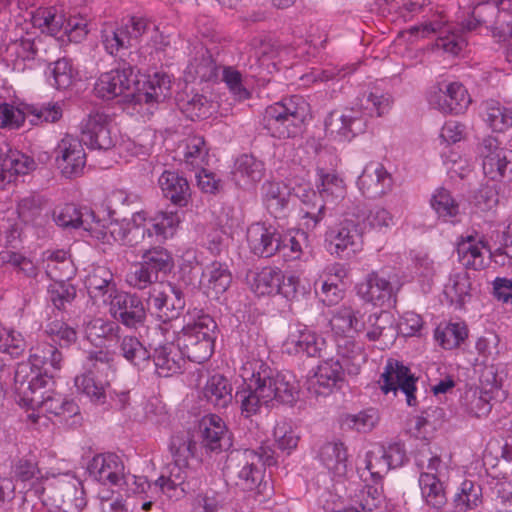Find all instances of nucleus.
Masks as SVG:
<instances>
[{"mask_svg": "<svg viewBox=\"0 0 512 512\" xmlns=\"http://www.w3.org/2000/svg\"><path fill=\"white\" fill-rule=\"evenodd\" d=\"M112 119L102 111H92L81 123L82 141L91 149L108 150L115 145Z\"/></svg>", "mask_w": 512, "mask_h": 512, "instance_id": "15", "label": "nucleus"}, {"mask_svg": "<svg viewBox=\"0 0 512 512\" xmlns=\"http://www.w3.org/2000/svg\"><path fill=\"white\" fill-rule=\"evenodd\" d=\"M209 147L203 136L190 135L184 140L183 157L186 165L202 168L207 163Z\"/></svg>", "mask_w": 512, "mask_h": 512, "instance_id": "46", "label": "nucleus"}, {"mask_svg": "<svg viewBox=\"0 0 512 512\" xmlns=\"http://www.w3.org/2000/svg\"><path fill=\"white\" fill-rule=\"evenodd\" d=\"M50 71L53 78L51 84L58 90L69 88L73 84L76 76L72 63L67 58H61L52 63Z\"/></svg>", "mask_w": 512, "mask_h": 512, "instance_id": "62", "label": "nucleus"}, {"mask_svg": "<svg viewBox=\"0 0 512 512\" xmlns=\"http://www.w3.org/2000/svg\"><path fill=\"white\" fill-rule=\"evenodd\" d=\"M337 359L350 375H357L366 362L363 347L355 341L343 338L337 345Z\"/></svg>", "mask_w": 512, "mask_h": 512, "instance_id": "39", "label": "nucleus"}, {"mask_svg": "<svg viewBox=\"0 0 512 512\" xmlns=\"http://www.w3.org/2000/svg\"><path fill=\"white\" fill-rule=\"evenodd\" d=\"M360 323L363 325V328L359 330V333L365 332V336L369 341H377L384 335L390 334L392 336L396 331L393 316L386 310L368 315L361 313Z\"/></svg>", "mask_w": 512, "mask_h": 512, "instance_id": "29", "label": "nucleus"}, {"mask_svg": "<svg viewBox=\"0 0 512 512\" xmlns=\"http://www.w3.org/2000/svg\"><path fill=\"white\" fill-rule=\"evenodd\" d=\"M247 241L251 251L260 257H271L286 245L283 235L272 226L254 223L247 230Z\"/></svg>", "mask_w": 512, "mask_h": 512, "instance_id": "19", "label": "nucleus"}, {"mask_svg": "<svg viewBox=\"0 0 512 512\" xmlns=\"http://www.w3.org/2000/svg\"><path fill=\"white\" fill-rule=\"evenodd\" d=\"M467 329L459 323H449L444 327L438 326L435 330V339L444 349L451 350L458 347L467 338Z\"/></svg>", "mask_w": 512, "mask_h": 512, "instance_id": "57", "label": "nucleus"}, {"mask_svg": "<svg viewBox=\"0 0 512 512\" xmlns=\"http://www.w3.org/2000/svg\"><path fill=\"white\" fill-rule=\"evenodd\" d=\"M46 200L36 194L28 195L19 200L17 213L19 219L25 224L43 226L47 221V214L44 213Z\"/></svg>", "mask_w": 512, "mask_h": 512, "instance_id": "38", "label": "nucleus"}, {"mask_svg": "<svg viewBox=\"0 0 512 512\" xmlns=\"http://www.w3.org/2000/svg\"><path fill=\"white\" fill-rule=\"evenodd\" d=\"M241 370L242 378L248 383L236 392L235 400L244 417L257 414L263 405L293 404L297 400L298 385L292 375L279 372L256 358L246 361Z\"/></svg>", "mask_w": 512, "mask_h": 512, "instance_id": "1", "label": "nucleus"}, {"mask_svg": "<svg viewBox=\"0 0 512 512\" xmlns=\"http://www.w3.org/2000/svg\"><path fill=\"white\" fill-rule=\"evenodd\" d=\"M357 185L365 197L374 199L392 189L393 179L381 163L371 162L358 177Z\"/></svg>", "mask_w": 512, "mask_h": 512, "instance_id": "21", "label": "nucleus"}, {"mask_svg": "<svg viewBox=\"0 0 512 512\" xmlns=\"http://www.w3.org/2000/svg\"><path fill=\"white\" fill-rule=\"evenodd\" d=\"M141 262L154 275H166L171 272L174 267V261L171 254L162 247H154L143 252Z\"/></svg>", "mask_w": 512, "mask_h": 512, "instance_id": "45", "label": "nucleus"}, {"mask_svg": "<svg viewBox=\"0 0 512 512\" xmlns=\"http://www.w3.org/2000/svg\"><path fill=\"white\" fill-rule=\"evenodd\" d=\"M117 339L119 354L127 362L139 370H144L150 365L151 354L136 336L125 335Z\"/></svg>", "mask_w": 512, "mask_h": 512, "instance_id": "33", "label": "nucleus"}, {"mask_svg": "<svg viewBox=\"0 0 512 512\" xmlns=\"http://www.w3.org/2000/svg\"><path fill=\"white\" fill-rule=\"evenodd\" d=\"M36 369L37 367L30 358L26 362L17 364L14 373V391L18 396V403L20 405H22L23 401H34L32 398H28V396L32 393L29 392V384Z\"/></svg>", "mask_w": 512, "mask_h": 512, "instance_id": "53", "label": "nucleus"}, {"mask_svg": "<svg viewBox=\"0 0 512 512\" xmlns=\"http://www.w3.org/2000/svg\"><path fill=\"white\" fill-rule=\"evenodd\" d=\"M32 23L43 33L57 36L65 27L66 16L62 7H40L33 13Z\"/></svg>", "mask_w": 512, "mask_h": 512, "instance_id": "31", "label": "nucleus"}, {"mask_svg": "<svg viewBox=\"0 0 512 512\" xmlns=\"http://www.w3.org/2000/svg\"><path fill=\"white\" fill-rule=\"evenodd\" d=\"M203 425L201 441L203 448L210 452H220L231 447L230 433L220 417L212 415L204 421Z\"/></svg>", "mask_w": 512, "mask_h": 512, "instance_id": "27", "label": "nucleus"}, {"mask_svg": "<svg viewBox=\"0 0 512 512\" xmlns=\"http://www.w3.org/2000/svg\"><path fill=\"white\" fill-rule=\"evenodd\" d=\"M483 495L480 484L472 480H464L459 491L453 498V505L457 512H467L482 504Z\"/></svg>", "mask_w": 512, "mask_h": 512, "instance_id": "43", "label": "nucleus"}, {"mask_svg": "<svg viewBox=\"0 0 512 512\" xmlns=\"http://www.w3.org/2000/svg\"><path fill=\"white\" fill-rule=\"evenodd\" d=\"M30 359L38 368L49 364L53 369L59 370L63 360L62 353L52 344L42 343L33 349Z\"/></svg>", "mask_w": 512, "mask_h": 512, "instance_id": "61", "label": "nucleus"}, {"mask_svg": "<svg viewBox=\"0 0 512 512\" xmlns=\"http://www.w3.org/2000/svg\"><path fill=\"white\" fill-rule=\"evenodd\" d=\"M74 384L77 391L86 395L94 404L101 405L106 402L105 386L102 382L96 381L91 372L76 376Z\"/></svg>", "mask_w": 512, "mask_h": 512, "instance_id": "54", "label": "nucleus"}, {"mask_svg": "<svg viewBox=\"0 0 512 512\" xmlns=\"http://www.w3.org/2000/svg\"><path fill=\"white\" fill-rule=\"evenodd\" d=\"M379 420L378 412L371 408L360 411L357 414H348L343 420V426L360 433L370 432Z\"/></svg>", "mask_w": 512, "mask_h": 512, "instance_id": "60", "label": "nucleus"}, {"mask_svg": "<svg viewBox=\"0 0 512 512\" xmlns=\"http://www.w3.org/2000/svg\"><path fill=\"white\" fill-rule=\"evenodd\" d=\"M483 171L492 180H512V150L494 137L484 138L478 148Z\"/></svg>", "mask_w": 512, "mask_h": 512, "instance_id": "9", "label": "nucleus"}, {"mask_svg": "<svg viewBox=\"0 0 512 512\" xmlns=\"http://www.w3.org/2000/svg\"><path fill=\"white\" fill-rule=\"evenodd\" d=\"M128 56L129 61L120 58L114 69L99 77L94 88L97 96L105 100H111L120 95L132 96L135 104H146L150 107L162 103L170 95L169 75L156 72L148 77L142 88L133 91L132 87L139 84V81L135 73L133 53L129 52Z\"/></svg>", "mask_w": 512, "mask_h": 512, "instance_id": "2", "label": "nucleus"}, {"mask_svg": "<svg viewBox=\"0 0 512 512\" xmlns=\"http://www.w3.org/2000/svg\"><path fill=\"white\" fill-rule=\"evenodd\" d=\"M197 443L188 433H178L171 437L169 450L173 462L178 465H187L190 458L194 457Z\"/></svg>", "mask_w": 512, "mask_h": 512, "instance_id": "51", "label": "nucleus"}, {"mask_svg": "<svg viewBox=\"0 0 512 512\" xmlns=\"http://www.w3.org/2000/svg\"><path fill=\"white\" fill-rule=\"evenodd\" d=\"M485 120L496 132H503L512 126V110L496 101H488L485 105Z\"/></svg>", "mask_w": 512, "mask_h": 512, "instance_id": "56", "label": "nucleus"}, {"mask_svg": "<svg viewBox=\"0 0 512 512\" xmlns=\"http://www.w3.org/2000/svg\"><path fill=\"white\" fill-rule=\"evenodd\" d=\"M203 276L208 278L207 289L215 297L223 294L232 282V275L228 267L220 262H213L208 266Z\"/></svg>", "mask_w": 512, "mask_h": 512, "instance_id": "47", "label": "nucleus"}, {"mask_svg": "<svg viewBox=\"0 0 512 512\" xmlns=\"http://www.w3.org/2000/svg\"><path fill=\"white\" fill-rule=\"evenodd\" d=\"M155 486L168 497H180L185 493L194 491L200 486V480L194 475L192 469L187 465H178L173 462L169 465V474L161 475Z\"/></svg>", "mask_w": 512, "mask_h": 512, "instance_id": "18", "label": "nucleus"}, {"mask_svg": "<svg viewBox=\"0 0 512 512\" xmlns=\"http://www.w3.org/2000/svg\"><path fill=\"white\" fill-rule=\"evenodd\" d=\"M483 246L475 242L472 236L458 243L457 254L459 261L468 269L480 270L484 268Z\"/></svg>", "mask_w": 512, "mask_h": 512, "instance_id": "48", "label": "nucleus"}, {"mask_svg": "<svg viewBox=\"0 0 512 512\" xmlns=\"http://www.w3.org/2000/svg\"><path fill=\"white\" fill-rule=\"evenodd\" d=\"M262 189L264 202L270 214L275 218L284 217L290 200L289 188L280 182L267 181Z\"/></svg>", "mask_w": 512, "mask_h": 512, "instance_id": "36", "label": "nucleus"}, {"mask_svg": "<svg viewBox=\"0 0 512 512\" xmlns=\"http://www.w3.org/2000/svg\"><path fill=\"white\" fill-rule=\"evenodd\" d=\"M82 483L74 477H59L43 488L50 512H80L86 506Z\"/></svg>", "mask_w": 512, "mask_h": 512, "instance_id": "7", "label": "nucleus"}, {"mask_svg": "<svg viewBox=\"0 0 512 512\" xmlns=\"http://www.w3.org/2000/svg\"><path fill=\"white\" fill-rule=\"evenodd\" d=\"M48 299L58 310H66L76 298V287L66 280H56L49 285Z\"/></svg>", "mask_w": 512, "mask_h": 512, "instance_id": "55", "label": "nucleus"}, {"mask_svg": "<svg viewBox=\"0 0 512 512\" xmlns=\"http://www.w3.org/2000/svg\"><path fill=\"white\" fill-rule=\"evenodd\" d=\"M429 104L442 113L459 114L471 102L466 88L458 82L434 86L428 95Z\"/></svg>", "mask_w": 512, "mask_h": 512, "instance_id": "16", "label": "nucleus"}, {"mask_svg": "<svg viewBox=\"0 0 512 512\" xmlns=\"http://www.w3.org/2000/svg\"><path fill=\"white\" fill-rule=\"evenodd\" d=\"M147 305L158 320L167 323L180 316L186 301L180 287L171 282H160L149 291Z\"/></svg>", "mask_w": 512, "mask_h": 512, "instance_id": "8", "label": "nucleus"}, {"mask_svg": "<svg viewBox=\"0 0 512 512\" xmlns=\"http://www.w3.org/2000/svg\"><path fill=\"white\" fill-rule=\"evenodd\" d=\"M218 67L211 54L205 48L198 50L194 58L189 62L185 76L187 81L199 80L201 82L212 81L217 78Z\"/></svg>", "mask_w": 512, "mask_h": 512, "instance_id": "32", "label": "nucleus"}, {"mask_svg": "<svg viewBox=\"0 0 512 512\" xmlns=\"http://www.w3.org/2000/svg\"><path fill=\"white\" fill-rule=\"evenodd\" d=\"M416 381L417 378L401 361L388 359L381 374L379 384L385 394L389 392L396 393L400 389L406 396L407 404L409 406H416Z\"/></svg>", "mask_w": 512, "mask_h": 512, "instance_id": "13", "label": "nucleus"}, {"mask_svg": "<svg viewBox=\"0 0 512 512\" xmlns=\"http://www.w3.org/2000/svg\"><path fill=\"white\" fill-rule=\"evenodd\" d=\"M357 293L374 306L382 307L394 301L391 283L376 272L368 274L365 281L357 286Z\"/></svg>", "mask_w": 512, "mask_h": 512, "instance_id": "25", "label": "nucleus"}, {"mask_svg": "<svg viewBox=\"0 0 512 512\" xmlns=\"http://www.w3.org/2000/svg\"><path fill=\"white\" fill-rule=\"evenodd\" d=\"M431 206L437 213L439 218L445 222L452 219L459 213V205L452 198L450 192L444 188H440L431 199Z\"/></svg>", "mask_w": 512, "mask_h": 512, "instance_id": "59", "label": "nucleus"}, {"mask_svg": "<svg viewBox=\"0 0 512 512\" xmlns=\"http://www.w3.org/2000/svg\"><path fill=\"white\" fill-rule=\"evenodd\" d=\"M363 232L361 224L346 211L345 218L326 233L330 252L346 258L354 255L362 246Z\"/></svg>", "mask_w": 512, "mask_h": 512, "instance_id": "10", "label": "nucleus"}, {"mask_svg": "<svg viewBox=\"0 0 512 512\" xmlns=\"http://www.w3.org/2000/svg\"><path fill=\"white\" fill-rule=\"evenodd\" d=\"M462 406L469 415L476 418L487 416L492 408L487 393L482 394L476 390L465 392L462 398Z\"/></svg>", "mask_w": 512, "mask_h": 512, "instance_id": "63", "label": "nucleus"}, {"mask_svg": "<svg viewBox=\"0 0 512 512\" xmlns=\"http://www.w3.org/2000/svg\"><path fill=\"white\" fill-rule=\"evenodd\" d=\"M389 108L390 100L388 96L370 93L364 100H361V108H348L341 115L336 112L330 113L325 119V128L331 133L337 132L350 140L366 131L370 117L374 115L380 117Z\"/></svg>", "mask_w": 512, "mask_h": 512, "instance_id": "4", "label": "nucleus"}, {"mask_svg": "<svg viewBox=\"0 0 512 512\" xmlns=\"http://www.w3.org/2000/svg\"><path fill=\"white\" fill-rule=\"evenodd\" d=\"M360 315V311L351 307H340L334 312L330 320L331 327L338 333H359V330L363 328L360 323Z\"/></svg>", "mask_w": 512, "mask_h": 512, "instance_id": "50", "label": "nucleus"}, {"mask_svg": "<svg viewBox=\"0 0 512 512\" xmlns=\"http://www.w3.org/2000/svg\"><path fill=\"white\" fill-rule=\"evenodd\" d=\"M365 483L363 488L356 494L357 502L362 510L372 512L383 503V490L381 484Z\"/></svg>", "mask_w": 512, "mask_h": 512, "instance_id": "64", "label": "nucleus"}, {"mask_svg": "<svg viewBox=\"0 0 512 512\" xmlns=\"http://www.w3.org/2000/svg\"><path fill=\"white\" fill-rule=\"evenodd\" d=\"M498 0H470V18L463 22V28L472 31L480 26L492 28L498 15L499 9L503 5L497 3Z\"/></svg>", "mask_w": 512, "mask_h": 512, "instance_id": "28", "label": "nucleus"}, {"mask_svg": "<svg viewBox=\"0 0 512 512\" xmlns=\"http://www.w3.org/2000/svg\"><path fill=\"white\" fill-rule=\"evenodd\" d=\"M319 458L323 465L335 476H344L347 472V450L341 442H327L321 446Z\"/></svg>", "mask_w": 512, "mask_h": 512, "instance_id": "40", "label": "nucleus"}, {"mask_svg": "<svg viewBox=\"0 0 512 512\" xmlns=\"http://www.w3.org/2000/svg\"><path fill=\"white\" fill-rule=\"evenodd\" d=\"M346 369L339 359L330 358L320 362L310 380V386L317 395H329L340 388Z\"/></svg>", "mask_w": 512, "mask_h": 512, "instance_id": "23", "label": "nucleus"}, {"mask_svg": "<svg viewBox=\"0 0 512 512\" xmlns=\"http://www.w3.org/2000/svg\"><path fill=\"white\" fill-rule=\"evenodd\" d=\"M177 105L181 112L190 120H202L213 113V103L202 94H187L177 99Z\"/></svg>", "mask_w": 512, "mask_h": 512, "instance_id": "42", "label": "nucleus"}, {"mask_svg": "<svg viewBox=\"0 0 512 512\" xmlns=\"http://www.w3.org/2000/svg\"><path fill=\"white\" fill-rule=\"evenodd\" d=\"M163 196L178 207L188 204L191 189L188 180L176 171H164L158 180Z\"/></svg>", "mask_w": 512, "mask_h": 512, "instance_id": "26", "label": "nucleus"}, {"mask_svg": "<svg viewBox=\"0 0 512 512\" xmlns=\"http://www.w3.org/2000/svg\"><path fill=\"white\" fill-rule=\"evenodd\" d=\"M281 279L282 271L275 267H264L247 274V281L252 291L260 296L275 294Z\"/></svg>", "mask_w": 512, "mask_h": 512, "instance_id": "35", "label": "nucleus"}, {"mask_svg": "<svg viewBox=\"0 0 512 512\" xmlns=\"http://www.w3.org/2000/svg\"><path fill=\"white\" fill-rule=\"evenodd\" d=\"M85 287L95 303H109L118 293L113 273L104 266L92 269L86 277Z\"/></svg>", "mask_w": 512, "mask_h": 512, "instance_id": "24", "label": "nucleus"}, {"mask_svg": "<svg viewBox=\"0 0 512 512\" xmlns=\"http://www.w3.org/2000/svg\"><path fill=\"white\" fill-rule=\"evenodd\" d=\"M320 183L317 184V189L322 199L312 192V196L317 200L312 204H307V210L304 211L303 217L308 219L305 223L307 229H314L325 216V203L324 198L343 197L345 193V185L342 178L334 172H325L323 169L318 172Z\"/></svg>", "mask_w": 512, "mask_h": 512, "instance_id": "12", "label": "nucleus"}, {"mask_svg": "<svg viewBox=\"0 0 512 512\" xmlns=\"http://www.w3.org/2000/svg\"><path fill=\"white\" fill-rule=\"evenodd\" d=\"M347 215L354 217L364 228L381 229L389 227L392 224L391 214L384 208L376 207L367 211L365 206L361 203L352 204L347 208Z\"/></svg>", "mask_w": 512, "mask_h": 512, "instance_id": "34", "label": "nucleus"}, {"mask_svg": "<svg viewBox=\"0 0 512 512\" xmlns=\"http://www.w3.org/2000/svg\"><path fill=\"white\" fill-rule=\"evenodd\" d=\"M109 313L115 322L137 330L146 324L147 308L136 293L118 292L109 302Z\"/></svg>", "mask_w": 512, "mask_h": 512, "instance_id": "11", "label": "nucleus"}, {"mask_svg": "<svg viewBox=\"0 0 512 512\" xmlns=\"http://www.w3.org/2000/svg\"><path fill=\"white\" fill-rule=\"evenodd\" d=\"M325 340L302 323L289 326L288 335L283 342V350L289 355L321 357Z\"/></svg>", "mask_w": 512, "mask_h": 512, "instance_id": "17", "label": "nucleus"}, {"mask_svg": "<svg viewBox=\"0 0 512 512\" xmlns=\"http://www.w3.org/2000/svg\"><path fill=\"white\" fill-rule=\"evenodd\" d=\"M217 324L208 314H201L176 334L175 342L180 353L188 360L203 363L214 351Z\"/></svg>", "mask_w": 512, "mask_h": 512, "instance_id": "6", "label": "nucleus"}, {"mask_svg": "<svg viewBox=\"0 0 512 512\" xmlns=\"http://www.w3.org/2000/svg\"><path fill=\"white\" fill-rule=\"evenodd\" d=\"M419 486L422 496L429 506L440 509L446 504L443 484L434 473H421Z\"/></svg>", "mask_w": 512, "mask_h": 512, "instance_id": "44", "label": "nucleus"}, {"mask_svg": "<svg viewBox=\"0 0 512 512\" xmlns=\"http://www.w3.org/2000/svg\"><path fill=\"white\" fill-rule=\"evenodd\" d=\"M471 282L467 273H457L450 278V284L445 288V295L451 303L462 307L470 298Z\"/></svg>", "mask_w": 512, "mask_h": 512, "instance_id": "58", "label": "nucleus"}, {"mask_svg": "<svg viewBox=\"0 0 512 512\" xmlns=\"http://www.w3.org/2000/svg\"><path fill=\"white\" fill-rule=\"evenodd\" d=\"M365 463V470L368 476H365V472L361 474L364 482L370 480L372 483L381 484L384 475L391 469L380 448L375 451H369L366 454Z\"/></svg>", "mask_w": 512, "mask_h": 512, "instance_id": "52", "label": "nucleus"}, {"mask_svg": "<svg viewBox=\"0 0 512 512\" xmlns=\"http://www.w3.org/2000/svg\"><path fill=\"white\" fill-rule=\"evenodd\" d=\"M124 464L114 453L99 454L88 464L89 474L103 484L120 485L125 481Z\"/></svg>", "mask_w": 512, "mask_h": 512, "instance_id": "22", "label": "nucleus"}, {"mask_svg": "<svg viewBox=\"0 0 512 512\" xmlns=\"http://www.w3.org/2000/svg\"><path fill=\"white\" fill-rule=\"evenodd\" d=\"M264 175V164L252 155L244 154L236 161L235 176L245 184L259 182Z\"/></svg>", "mask_w": 512, "mask_h": 512, "instance_id": "49", "label": "nucleus"}, {"mask_svg": "<svg viewBox=\"0 0 512 512\" xmlns=\"http://www.w3.org/2000/svg\"><path fill=\"white\" fill-rule=\"evenodd\" d=\"M251 53L245 64L250 76L262 81H268L270 75L276 68L273 59L277 56V48L270 40L253 39L251 42Z\"/></svg>", "mask_w": 512, "mask_h": 512, "instance_id": "20", "label": "nucleus"}, {"mask_svg": "<svg viewBox=\"0 0 512 512\" xmlns=\"http://www.w3.org/2000/svg\"><path fill=\"white\" fill-rule=\"evenodd\" d=\"M275 465V451L268 445H261L257 449L231 451L226 459L225 471L241 491L269 497L272 486L266 477L265 468Z\"/></svg>", "mask_w": 512, "mask_h": 512, "instance_id": "3", "label": "nucleus"}, {"mask_svg": "<svg viewBox=\"0 0 512 512\" xmlns=\"http://www.w3.org/2000/svg\"><path fill=\"white\" fill-rule=\"evenodd\" d=\"M202 393L208 403L219 409L226 408L233 399L231 384L220 374L208 378Z\"/></svg>", "mask_w": 512, "mask_h": 512, "instance_id": "37", "label": "nucleus"}, {"mask_svg": "<svg viewBox=\"0 0 512 512\" xmlns=\"http://www.w3.org/2000/svg\"><path fill=\"white\" fill-rule=\"evenodd\" d=\"M55 162L62 175L72 179L83 174L86 166V153L82 142L77 138L66 135L54 149Z\"/></svg>", "mask_w": 512, "mask_h": 512, "instance_id": "14", "label": "nucleus"}, {"mask_svg": "<svg viewBox=\"0 0 512 512\" xmlns=\"http://www.w3.org/2000/svg\"><path fill=\"white\" fill-rule=\"evenodd\" d=\"M35 160L19 151H9L1 162L2 181L12 182L17 175H25L36 169Z\"/></svg>", "mask_w": 512, "mask_h": 512, "instance_id": "41", "label": "nucleus"}, {"mask_svg": "<svg viewBox=\"0 0 512 512\" xmlns=\"http://www.w3.org/2000/svg\"><path fill=\"white\" fill-rule=\"evenodd\" d=\"M308 115V103L294 95L266 108L264 128L275 138H292L302 132Z\"/></svg>", "mask_w": 512, "mask_h": 512, "instance_id": "5", "label": "nucleus"}, {"mask_svg": "<svg viewBox=\"0 0 512 512\" xmlns=\"http://www.w3.org/2000/svg\"><path fill=\"white\" fill-rule=\"evenodd\" d=\"M153 362L160 377H169L181 372L185 360L178 347L165 344L155 349Z\"/></svg>", "mask_w": 512, "mask_h": 512, "instance_id": "30", "label": "nucleus"}]
</instances>
